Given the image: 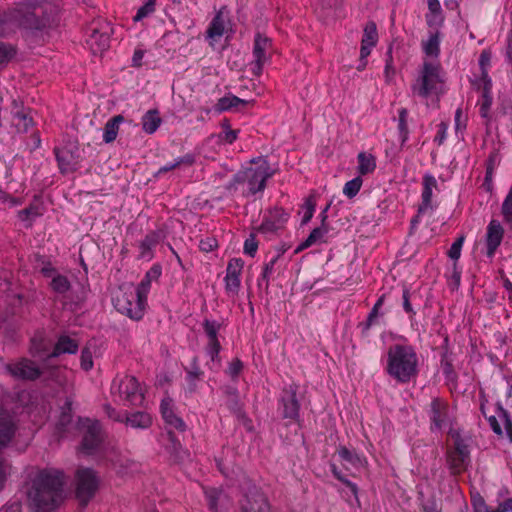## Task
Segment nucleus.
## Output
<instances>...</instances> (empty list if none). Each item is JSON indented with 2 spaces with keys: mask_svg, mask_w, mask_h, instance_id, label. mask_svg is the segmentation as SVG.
<instances>
[{
  "mask_svg": "<svg viewBox=\"0 0 512 512\" xmlns=\"http://www.w3.org/2000/svg\"><path fill=\"white\" fill-rule=\"evenodd\" d=\"M64 474L56 469L40 470L27 491L32 512H52L63 500Z\"/></svg>",
  "mask_w": 512,
  "mask_h": 512,
  "instance_id": "obj_1",
  "label": "nucleus"
},
{
  "mask_svg": "<svg viewBox=\"0 0 512 512\" xmlns=\"http://www.w3.org/2000/svg\"><path fill=\"white\" fill-rule=\"evenodd\" d=\"M418 356L412 346L396 344L387 353V373L399 383H408L418 375Z\"/></svg>",
  "mask_w": 512,
  "mask_h": 512,
  "instance_id": "obj_2",
  "label": "nucleus"
},
{
  "mask_svg": "<svg viewBox=\"0 0 512 512\" xmlns=\"http://www.w3.org/2000/svg\"><path fill=\"white\" fill-rule=\"evenodd\" d=\"M443 83L441 66L437 63L425 61L420 76L411 88L413 93L422 98H427L431 94H438Z\"/></svg>",
  "mask_w": 512,
  "mask_h": 512,
  "instance_id": "obj_3",
  "label": "nucleus"
},
{
  "mask_svg": "<svg viewBox=\"0 0 512 512\" xmlns=\"http://www.w3.org/2000/svg\"><path fill=\"white\" fill-rule=\"evenodd\" d=\"M272 176L270 166L267 161L263 160L256 168H247L244 171L236 173L229 183L228 188H236L237 184H248L250 194H256L265 189L266 181Z\"/></svg>",
  "mask_w": 512,
  "mask_h": 512,
  "instance_id": "obj_4",
  "label": "nucleus"
},
{
  "mask_svg": "<svg viewBox=\"0 0 512 512\" xmlns=\"http://www.w3.org/2000/svg\"><path fill=\"white\" fill-rule=\"evenodd\" d=\"M75 478L76 496L82 505H87L98 489L96 472L91 468L81 467L77 469Z\"/></svg>",
  "mask_w": 512,
  "mask_h": 512,
  "instance_id": "obj_5",
  "label": "nucleus"
},
{
  "mask_svg": "<svg viewBox=\"0 0 512 512\" xmlns=\"http://www.w3.org/2000/svg\"><path fill=\"white\" fill-rule=\"evenodd\" d=\"M470 463V451L468 445L460 437L454 441V446L447 450V464L452 474L464 472Z\"/></svg>",
  "mask_w": 512,
  "mask_h": 512,
  "instance_id": "obj_6",
  "label": "nucleus"
},
{
  "mask_svg": "<svg viewBox=\"0 0 512 512\" xmlns=\"http://www.w3.org/2000/svg\"><path fill=\"white\" fill-rule=\"evenodd\" d=\"M119 397L128 406H141L144 402V393L138 380L134 376H125L117 384Z\"/></svg>",
  "mask_w": 512,
  "mask_h": 512,
  "instance_id": "obj_7",
  "label": "nucleus"
},
{
  "mask_svg": "<svg viewBox=\"0 0 512 512\" xmlns=\"http://www.w3.org/2000/svg\"><path fill=\"white\" fill-rule=\"evenodd\" d=\"M146 300L139 297L136 292L135 295L124 294L122 297H116L114 301L115 308L122 314L127 315L133 320H140L144 315Z\"/></svg>",
  "mask_w": 512,
  "mask_h": 512,
  "instance_id": "obj_8",
  "label": "nucleus"
},
{
  "mask_svg": "<svg viewBox=\"0 0 512 512\" xmlns=\"http://www.w3.org/2000/svg\"><path fill=\"white\" fill-rule=\"evenodd\" d=\"M78 423L85 428L82 439V449L87 454H92L99 448L102 442L100 423L98 421L81 418H79Z\"/></svg>",
  "mask_w": 512,
  "mask_h": 512,
  "instance_id": "obj_9",
  "label": "nucleus"
},
{
  "mask_svg": "<svg viewBox=\"0 0 512 512\" xmlns=\"http://www.w3.org/2000/svg\"><path fill=\"white\" fill-rule=\"evenodd\" d=\"M272 42L268 37L257 34L254 40L253 56L254 61L251 63V71L254 75L262 74L263 66L269 59Z\"/></svg>",
  "mask_w": 512,
  "mask_h": 512,
  "instance_id": "obj_10",
  "label": "nucleus"
},
{
  "mask_svg": "<svg viewBox=\"0 0 512 512\" xmlns=\"http://www.w3.org/2000/svg\"><path fill=\"white\" fill-rule=\"evenodd\" d=\"M298 386L294 383L285 387L282 391L280 402H281V414L285 419L297 420L299 417L300 404L297 399Z\"/></svg>",
  "mask_w": 512,
  "mask_h": 512,
  "instance_id": "obj_11",
  "label": "nucleus"
},
{
  "mask_svg": "<svg viewBox=\"0 0 512 512\" xmlns=\"http://www.w3.org/2000/svg\"><path fill=\"white\" fill-rule=\"evenodd\" d=\"M35 261L41 263L43 266L40 268L45 277H52L50 287L55 293L65 294L71 288L70 281L64 275L57 274L50 262H46L45 258L39 254L34 255Z\"/></svg>",
  "mask_w": 512,
  "mask_h": 512,
  "instance_id": "obj_12",
  "label": "nucleus"
},
{
  "mask_svg": "<svg viewBox=\"0 0 512 512\" xmlns=\"http://www.w3.org/2000/svg\"><path fill=\"white\" fill-rule=\"evenodd\" d=\"M241 512H270L267 497L256 487L249 489L241 502Z\"/></svg>",
  "mask_w": 512,
  "mask_h": 512,
  "instance_id": "obj_13",
  "label": "nucleus"
},
{
  "mask_svg": "<svg viewBox=\"0 0 512 512\" xmlns=\"http://www.w3.org/2000/svg\"><path fill=\"white\" fill-rule=\"evenodd\" d=\"M31 110L25 109L22 103L13 100L11 109V126L17 133H26L33 126V119L30 115Z\"/></svg>",
  "mask_w": 512,
  "mask_h": 512,
  "instance_id": "obj_14",
  "label": "nucleus"
},
{
  "mask_svg": "<svg viewBox=\"0 0 512 512\" xmlns=\"http://www.w3.org/2000/svg\"><path fill=\"white\" fill-rule=\"evenodd\" d=\"M202 326L208 338L207 353L212 360H215L221 350V344L218 340V332L221 328V323L206 318Z\"/></svg>",
  "mask_w": 512,
  "mask_h": 512,
  "instance_id": "obj_15",
  "label": "nucleus"
},
{
  "mask_svg": "<svg viewBox=\"0 0 512 512\" xmlns=\"http://www.w3.org/2000/svg\"><path fill=\"white\" fill-rule=\"evenodd\" d=\"M243 266L244 262L240 258H233L228 262L225 276V289L228 293H238Z\"/></svg>",
  "mask_w": 512,
  "mask_h": 512,
  "instance_id": "obj_16",
  "label": "nucleus"
},
{
  "mask_svg": "<svg viewBox=\"0 0 512 512\" xmlns=\"http://www.w3.org/2000/svg\"><path fill=\"white\" fill-rule=\"evenodd\" d=\"M9 372L18 379L35 380L41 375V370L29 359H22L7 366Z\"/></svg>",
  "mask_w": 512,
  "mask_h": 512,
  "instance_id": "obj_17",
  "label": "nucleus"
},
{
  "mask_svg": "<svg viewBox=\"0 0 512 512\" xmlns=\"http://www.w3.org/2000/svg\"><path fill=\"white\" fill-rule=\"evenodd\" d=\"M10 19L17 22L19 26L28 29H40L42 26L41 20L36 13L26 6L15 9L11 13Z\"/></svg>",
  "mask_w": 512,
  "mask_h": 512,
  "instance_id": "obj_18",
  "label": "nucleus"
},
{
  "mask_svg": "<svg viewBox=\"0 0 512 512\" xmlns=\"http://www.w3.org/2000/svg\"><path fill=\"white\" fill-rule=\"evenodd\" d=\"M288 220V214L281 208H274L269 211L262 224L258 227V231L262 233L276 232L281 229Z\"/></svg>",
  "mask_w": 512,
  "mask_h": 512,
  "instance_id": "obj_19",
  "label": "nucleus"
},
{
  "mask_svg": "<svg viewBox=\"0 0 512 512\" xmlns=\"http://www.w3.org/2000/svg\"><path fill=\"white\" fill-rule=\"evenodd\" d=\"M447 411L448 406L443 400L439 398H434L432 400L430 404V419L432 423V430H441L443 427L447 425Z\"/></svg>",
  "mask_w": 512,
  "mask_h": 512,
  "instance_id": "obj_20",
  "label": "nucleus"
},
{
  "mask_svg": "<svg viewBox=\"0 0 512 512\" xmlns=\"http://www.w3.org/2000/svg\"><path fill=\"white\" fill-rule=\"evenodd\" d=\"M54 153L61 173H70L77 169L79 156L67 147L55 148Z\"/></svg>",
  "mask_w": 512,
  "mask_h": 512,
  "instance_id": "obj_21",
  "label": "nucleus"
},
{
  "mask_svg": "<svg viewBox=\"0 0 512 512\" xmlns=\"http://www.w3.org/2000/svg\"><path fill=\"white\" fill-rule=\"evenodd\" d=\"M73 401L71 398H66L64 405L61 407V414L56 423V433L59 437H63L66 433H68L72 427V419H73V409H72Z\"/></svg>",
  "mask_w": 512,
  "mask_h": 512,
  "instance_id": "obj_22",
  "label": "nucleus"
},
{
  "mask_svg": "<svg viewBox=\"0 0 512 512\" xmlns=\"http://www.w3.org/2000/svg\"><path fill=\"white\" fill-rule=\"evenodd\" d=\"M504 230L497 220H491L487 227V236H486V244H487V254L488 256H492L498 246L501 244L503 238Z\"/></svg>",
  "mask_w": 512,
  "mask_h": 512,
  "instance_id": "obj_23",
  "label": "nucleus"
},
{
  "mask_svg": "<svg viewBox=\"0 0 512 512\" xmlns=\"http://www.w3.org/2000/svg\"><path fill=\"white\" fill-rule=\"evenodd\" d=\"M422 202L418 207V214L425 213L428 209H432V193L437 188V181L434 176L425 174L423 176Z\"/></svg>",
  "mask_w": 512,
  "mask_h": 512,
  "instance_id": "obj_24",
  "label": "nucleus"
},
{
  "mask_svg": "<svg viewBox=\"0 0 512 512\" xmlns=\"http://www.w3.org/2000/svg\"><path fill=\"white\" fill-rule=\"evenodd\" d=\"M161 414L169 426L183 432L186 429L184 421L178 417L172 409V400L170 398L163 399L160 406Z\"/></svg>",
  "mask_w": 512,
  "mask_h": 512,
  "instance_id": "obj_25",
  "label": "nucleus"
},
{
  "mask_svg": "<svg viewBox=\"0 0 512 512\" xmlns=\"http://www.w3.org/2000/svg\"><path fill=\"white\" fill-rule=\"evenodd\" d=\"M87 42L94 54H101L109 48L110 37L107 31L100 32L97 28H92Z\"/></svg>",
  "mask_w": 512,
  "mask_h": 512,
  "instance_id": "obj_26",
  "label": "nucleus"
},
{
  "mask_svg": "<svg viewBox=\"0 0 512 512\" xmlns=\"http://www.w3.org/2000/svg\"><path fill=\"white\" fill-rule=\"evenodd\" d=\"M78 351V343L67 335H61L56 342L54 349L47 355V360L58 357L61 354H75Z\"/></svg>",
  "mask_w": 512,
  "mask_h": 512,
  "instance_id": "obj_27",
  "label": "nucleus"
},
{
  "mask_svg": "<svg viewBox=\"0 0 512 512\" xmlns=\"http://www.w3.org/2000/svg\"><path fill=\"white\" fill-rule=\"evenodd\" d=\"M161 275V267L159 265L152 266L145 274V277L137 286L136 292L139 294V297L145 299L147 301V294L151 287V282L153 280H158Z\"/></svg>",
  "mask_w": 512,
  "mask_h": 512,
  "instance_id": "obj_28",
  "label": "nucleus"
},
{
  "mask_svg": "<svg viewBox=\"0 0 512 512\" xmlns=\"http://www.w3.org/2000/svg\"><path fill=\"white\" fill-rule=\"evenodd\" d=\"M124 423L136 429H147L152 424L151 416L142 411H137L131 414L125 413Z\"/></svg>",
  "mask_w": 512,
  "mask_h": 512,
  "instance_id": "obj_29",
  "label": "nucleus"
},
{
  "mask_svg": "<svg viewBox=\"0 0 512 512\" xmlns=\"http://www.w3.org/2000/svg\"><path fill=\"white\" fill-rule=\"evenodd\" d=\"M429 13L426 22L429 27L440 26L444 21L439 0H427Z\"/></svg>",
  "mask_w": 512,
  "mask_h": 512,
  "instance_id": "obj_30",
  "label": "nucleus"
},
{
  "mask_svg": "<svg viewBox=\"0 0 512 512\" xmlns=\"http://www.w3.org/2000/svg\"><path fill=\"white\" fill-rule=\"evenodd\" d=\"M162 122L157 109L147 111L142 117V128L148 134H153Z\"/></svg>",
  "mask_w": 512,
  "mask_h": 512,
  "instance_id": "obj_31",
  "label": "nucleus"
},
{
  "mask_svg": "<svg viewBox=\"0 0 512 512\" xmlns=\"http://www.w3.org/2000/svg\"><path fill=\"white\" fill-rule=\"evenodd\" d=\"M329 227L328 226H320L314 228L309 236L306 238L305 241H303L295 250L296 253L309 248L310 246L323 241V237L328 233Z\"/></svg>",
  "mask_w": 512,
  "mask_h": 512,
  "instance_id": "obj_32",
  "label": "nucleus"
},
{
  "mask_svg": "<svg viewBox=\"0 0 512 512\" xmlns=\"http://www.w3.org/2000/svg\"><path fill=\"white\" fill-rule=\"evenodd\" d=\"M170 445L167 447L169 453L174 457L176 462H182L188 457V452L183 449L180 441L176 438L172 431L167 433Z\"/></svg>",
  "mask_w": 512,
  "mask_h": 512,
  "instance_id": "obj_33",
  "label": "nucleus"
},
{
  "mask_svg": "<svg viewBox=\"0 0 512 512\" xmlns=\"http://www.w3.org/2000/svg\"><path fill=\"white\" fill-rule=\"evenodd\" d=\"M422 48L427 56L437 58L440 54V32L430 33L429 38L422 42Z\"/></svg>",
  "mask_w": 512,
  "mask_h": 512,
  "instance_id": "obj_34",
  "label": "nucleus"
},
{
  "mask_svg": "<svg viewBox=\"0 0 512 512\" xmlns=\"http://www.w3.org/2000/svg\"><path fill=\"white\" fill-rule=\"evenodd\" d=\"M124 121L122 115H116L111 118L104 127L103 140L105 143L113 142L118 134L119 124Z\"/></svg>",
  "mask_w": 512,
  "mask_h": 512,
  "instance_id": "obj_35",
  "label": "nucleus"
},
{
  "mask_svg": "<svg viewBox=\"0 0 512 512\" xmlns=\"http://www.w3.org/2000/svg\"><path fill=\"white\" fill-rule=\"evenodd\" d=\"M249 101L240 99L235 95H227L220 98L214 106V110L218 113L230 110L232 108L237 107L238 105H246Z\"/></svg>",
  "mask_w": 512,
  "mask_h": 512,
  "instance_id": "obj_36",
  "label": "nucleus"
},
{
  "mask_svg": "<svg viewBox=\"0 0 512 512\" xmlns=\"http://www.w3.org/2000/svg\"><path fill=\"white\" fill-rule=\"evenodd\" d=\"M14 424L7 417L0 418V448L6 446L14 435Z\"/></svg>",
  "mask_w": 512,
  "mask_h": 512,
  "instance_id": "obj_37",
  "label": "nucleus"
},
{
  "mask_svg": "<svg viewBox=\"0 0 512 512\" xmlns=\"http://www.w3.org/2000/svg\"><path fill=\"white\" fill-rule=\"evenodd\" d=\"M358 172L360 175H366L371 173L376 168L375 157L371 154H366L365 152H360L358 154Z\"/></svg>",
  "mask_w": 512,
  "mask_h": 512,
  "instance_id": "obj_38",
  "label": "nucleus"
},
{
  "mask_svg": "<svg viewBox=\"0 0 512 512\" xmlns=\"http://www.w3.org/2000/svg\"><path fill=\"white\" fill-rule=\"evenodd\" d=\"M395 49V44L391 43L388 47L387 53H386V60H385V69H384V77L386 83L390 84L392 80L394 79V76L396 74L395 67L393 65V52ZM399 50V45L396 46V52Z\"/></svg>",
  "mask_w": 512,
  "mask_h": 512,
  "instance_id": "obj_39",
  "label": "nucleus"
},
{
  "mask_svg": "<svg viewBox=\"0 0 512 512\" xmlns=\"http://www.w3.org/2000/svg\"><path fill=\"white\" fill-rule=\"evenodd\" d=\"M186 371L189 391L195 392L197 387L196 381L200 380L203 375V371L200 369L196 357L193 358L190 368L186 369Z\"/></svg>",
  "mask_w": 512,
  "mask_h": 512,
  "instance_id": "obj_40",
  "label": "nucleus"
},
{
  "mask_svg": "<svg viewBox=\"0 0 512 512\" xmlns=\"http://www.w3.org/2000/svg\"><path fill=\"white\" fill-rule=\"evenodd\" d=\"M338 455L342 461H345L355 468L362 467L364 460L354 451L349 450L345 446H340L338 449Z\"/></svg>",
  "mask_w": 512,
  "mask_h": 512,
  "instance_id": "obj_41",
  "label": "nucleus"
},
{
  "mask_svg": "<svg viewBox=\"0 0 512 512\" xmlns=\"http://www.w3.org/2000/svg\"><path fill=\"white\" fill-rule=\"evenodd\" d=\"M224 24L225 21L223 19L222 12L219 11L209 25L207 36L212 39L221 37L224 33Z\"/></svg>",
  "mask_w": 512,
  "mask_h": 512,
  "instance_id": "obj_42",
  "label": "nucleus"
},
{
  "mask_svg": "<svg viewBox=\"0 0 512 512\" xmlns=\"http://www.w3.org/2000/svg\"><path fill=\"white\" fill-rule=\"evenodd\" d=\"M408 110L401 108L398 116V131L401 139V146L405 144L409 137V129L407 124Z\"/></svg>",
  "mask_w": 512,
  "mask_h": 512,
  "instance_id": "obj_43",
  "label": "nucleus"
},
{
  "mask_svg": "<svg viewBox=\"0 0 512 512\" xmlns=\"http://www.w3.org/2000/svg\"><path fill=\"white\" fill-rule=\"evenodd\" d=\"M378 41L377 27L374 22H368L364 28L362 43L375 46Z\"/></svg>",
  "mask_w": 512,
  "mask_h": 512,
  "instance_id": "obj_44",
  "label": "nucleus"
},
{
  "mask_svg": "<svg viewBox=\"0 0 512 512\" xmlns=\"http://www.w3.org/2000/svg\"><path fill=\"white\" fill-rule=\"evenodd\" d=\"M362 184H363L362 178L360 176H357V177L353 178L352 180L346 182V184L344 185V188H343V193L348 198H353L358 194L359 190L361 189Z\"/></svg>",
  "mask_w": 512,
  "mask_h": 512,
  "instance_id": "obj_45",
  "label": "nucleus"
},
{
  "mask_svg": "<svg viewBox=\"0 0 512 512\" xmlns=\"http://www.w3.org/2000/svg\"><path fill=\"white\" fill-rule=\"evenodd\" d=\"M491 86H492L491 81H487V83H485V85L483 86V92H482L483 101H482L481 108H480V112L483 117L487 116V113L492 105V97L490 95Z\"/></svg>",
  "mask_w": 512,
  "mask_h": 512,
  "instance_id": "obj_46",
  "label": "nucleus"
},
{
  "mask_svg": "<svg viewBox=\"0 0 512 512\" xmlns=\"http://www.w3.org/2000/svg\"><path fill=\"white\" fill-rule=\"evenodd\" d=\"M226 394L228 396V407L231 411H233L236 414L241 413V404L238 399V393L235 388L229 387L226 390Z\"/></svg>",
  "mask_w": 512,
  "mask_h": 512,
  "instance_id": "obj_47",
  "label": "nucleus"
},
{
  "mask_svg": "<svg viewBox=\"0 0 512 512\" xmlns=\"http://www.w3.org/2000/svg\"><path fill=\"white\" fill-rule=\"evenodd\" d=\"M206 500L208 502L209 509L212 512L218 511L217 502L220 497L221 491L217 488H207L204 491Z\"/></svg>",
  "mask_w": 512,
  "mask_h": 512,
  "instance_id": "obj_48",
  "label": "nucleus"
},
{
  "mask_svg": "<svg viewBox=\"0 0 512 512\" xmlns=\"http://www.w3.org/2000/svg\"><path fill=\"white\" fill-rule=\"evenodd\" d=\"M158 243V235L154 232L149 233L140 243L141 255L144 257Z\"/></svg>",
  "mask_w": 512,
  "mask_h": 512,
  "instance_id": "obj_49",
  "label": "nucleus"
},
{
  "mask_svg": "<svg viewBox=\"0 0 512 512\" xmlns=\"http://www.w3.org/2000/svg\"><path fill=\"white\" fill-rule=\"evenodd\" d=\"M501 213L507 223L512 224V188L509 190L502 207Z\"/></svg>",
  "mask_w": 512,
  "mask_h": 512,
  "instance_id": "obj_50",
  "label": "nucleus"
},
{
  "mask_svg": "<svg viewBox=\"0 0 512 512\" xmlns=\"http://www.w3.org/2000/svg\"><path fill=\"white\" fill-rule=\"evenodd\" d=\"M40 215H41V213H40L38 207L32 206V205L27 208H24L18 212V217L22 221H32Z\"/></svg>",
  "mask_w": 512,
  "mask_h": 512,
  "instance_id": "obj_51",
  "label": "nucleus"
},
{
  "mask_svg": "<svg viewBox=\"0 0 512 512\" xmlns=\"http://www.w3.org/2000/svg\"><path fill=\"white\" fill-rule=\"evenodd\" d=\"M11 272L5 269H0V293H6L10 290L12 285Z\"/></svg>",
  "mask_w": 512,
  "mask_h": 512,
  "instance_id": "obj_52",
  "label": "nucleus"
},
{
  "mask_svg": "<svg viewBox=\"0 0 512 512\" xmlns=\"http://www.w3.org/2000/svg\"><path fill=\"white\" fill-rule=\"evenodd\" d=\"M441 367L447 379L454 380L456 378V373L454 371L452 362L448 359L446 354H444L441 359Z\"/></svg>",
  "mask_w": 512,
  "mask_h": 512,
  "instance_id": "obj_53",
  "label": "nucleus"
},
{
  "mask_svg": "<svg viewBox=\"0 0 512 512\" xmlns=\"http://www.w3.org/2000/svg\"><path fill=\"white\" fill-rule=\"evenodd\" d=\"M464 242V236L457 238L451 245L448 256L453 260H458L461 255V248Z\"/></svg>",
  "mask_w": 512,
  "mask_h": 512,
  "instance_id": "obj_54",
  "label": "nucleus"
},
{
  "mask_svg": "<svg viewBox=\"0 0 512 512\" xmlns=\"http://www.w3.org/2000/svg\"><path fill=\"white\" fill-rule=\"evenodd\" d=\"M15 55V50L12 46L0 43V64L6 63Z\"/></svg>",
  "mask_w": 512,
  "mask_h": 512,
  "instance_id": "obj_55",
  "label": "nucleus"
},
{
  "mask_svg": "<svg viewBox=\"0 0 512 512\" xmlns=\"http://www.w3.org/2000/svg\"><path fill=\"white\" fill-rule=\"evenodd\" d=\"M257 248H258V242L256 241V236L255 234H250L249 238H247L245 240V243H244V252L253 257L255 255V253L257 252Z\"/></svg>",
  "mask_w": 512,
  "mask_h": 512,
  "instance_id": "obj_56",
  "label": "nucleus"
},
{
  "mask_svg": "<svg viewBox=\"0 0 512 512\" xmlns=\"http://www.w3.org/2000/svg\"><path fill=\"white\" fill-rule=\"evenodd\" d=\"M154 9L155 5L152 3V1H146V3L138 9L136 15L134 16V21L143 19L144 17L151 14Z\"/></svg>",
  "mask_w": 512,
  "mask_h": 512,
  "instance_id": "obj_57",
  "label": "nucleus"
},
{
  "mask_svg": "<svg viewBox=\"0 0 512 512\" xmlns=\"http://www.w3.org/2000/svg\"><path fill=\"white\" fill-rule=\"evenodd\" d=\"M331 471L334 475V477L336 479H338L339 481L343 482L347 487H349L351 489V491L356 494L357 493V486L356 484L350 482L349 480H347L342 474L341 472L338 470V468L336 467L335 464H332L331 465Z\"/></svg>",
  "mask_w": 512,
  "mask_h": 512,
  "instance_id": "obj_58",
  "label": "nucleus"
},
{
  "mask_svg": "<svg viewBox=\"0 0 512 512\" xmlns=\"http://www.w3.org/2000/svg\"><path fill=\"white\" fill-rule=\"evenodd\" d=\"M104 408V411L105 413L107 414V416L116 421V422H121V423H124V420H125V413L124 414H121L120 412H118L115 408H113L111 405L109 404H105L103 406Z\"/></svg>",
  "mask_w": 512,
  "mask_h": 512,
  "instance_id": "obj_59",
  "label": "nucleus"
},
{
  "mask_svg": "<svg viewBox=\"0 0 512 512\" xmlns=\"http://www.w3.org/2000/svg\"><path fill=\"white\" fill-rule=\"evenodd\" d=\"M304 207H305V212H304V216L302 218L303 225L307 224L313 217L314 210H315V203L312 201L311 198H308L305 201Z\"/></svg>",
  "mask_w": 512,
  "mask_h": 512,
  "instance_id": "obj_60",
  "label": "nucleus"
},
{
  "mask_svg": "<svg viewBox=\"0 0 512 512\" xmlns=\"http://www.w3.org/2000/svg\"><path fill=\"white\" fill-rule=\"evenodd\" d=\"M81 367L85 371H89L93 367L92 354L87 348L81 352Z\"/></svg>",
  "mask_w": 512,
  "mask_h": 512,
  "instance_id": "obj_61",
  "label": "nucleus"
},
{
  "mask_svg": "<svg viewBox=\"0 0 512 512\" xmlns=\"http://www.w3.org/2000/svg\"><path fill=\"white\" fill-rule=\"evenodd\" d=\"M278 257H274L271 259L268 263L264 265L263 272H262V280L266 282V288L269 286V277L273 272L274 265L277 261Z\"/></svg>",
  "mask_w": 512,
  "mask_h": 512,
  "instance_id": "obj_62",
  "label": "nucleus"
},
{
  "mask_svg": "<svg viewBox=\"0 0 512 512\" xmlns=\"http://www.w3.org/2000/svg\"><path fill=\"white\" fill-rule=\"evenodd\" d=\"M243 369V363L240 359L236 358L234 359L229 367H228V370H227V373L232 377V378H236L241 370Z\"/></svg>",
  "mask_w": 512,
  "mask_h": 512,
  "instance_id": "obj_63",
  "label": "nucleus"
},
{
  "mask_svg": "<svg viewBox=\"0 0 512 512\" xmlns=\"http://www.w3.org/2000/svg\"><path fill=\"white\" fill-rule=\"evenodd\" d=\"M217 245V240L214 237H207L200 241L199 248L201 251L211 252Z\"/></svg>",
  "mask_w": 512,
  "mask_h": 512,
  "instance_id": "obj_64",
  "label": "nucleus"
}]
</instances>
